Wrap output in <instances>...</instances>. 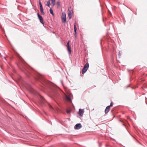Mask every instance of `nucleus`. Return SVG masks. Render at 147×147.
<instances>
[{"label":"nucleus","instance_id":"7ed1b4c3","mask_svg":"<svg viewBox=\"0 0 147 147\" xmlns=\"http://www.w3.org/2000/svg\"><path fill=\"white\" fill-rule=\"evenodd\" d=\"M62 21L63 23H65L66 22V15L65 13L63 12L62 13L61 16Z\"/></svg>","mask_w":147,"mask_h":147},{"label":"nucleus","instance_id":"4468645a","mask_svg":"<svg viewBox=\"0 0 147 147\" xmlns=\"http://www.w3.org/2000/svg\"><path fill=\"white\" fill-rule=\"evenodd\" d=\"M46 5L48 6L49 7H50V0H49L47 1Z\"/></svg>","mask_w":147,"mask_h":147},{"label":"nucleus","instance_id":"a878e982","mask_svg":"<svg viewBox=\"0 0 147 147\" xmlns=\"http://www.w3.org/2000/svg\"><path fill=\"white\" fill-rule=\"evenodd\" d=\"M50 107H51V108H52V107H51V106H50Z\"/></svg>","mask_w":147,"mask_h":147},{"label":"nucleus","instance_id":"a211bd4d","mask_svg":"<svg viewBox=\"0 0 147 147\" xmlns=\"http://www.w3.org/2000/svg\"><path fill=\"white\" fill-rule=\"evenodd\" d=\"M40 8H43L41 2L40 1L39 2Z\"/></svg>","mask_w":147,"mask_h":147},{"label":"nucleus","instance_id":"6e6552de","mask_svg":"<svg viewBox=\"0 0 147 147\" xmlns=\"http://www.w3.org/2000/svg\"><path fill=\"white\" fill-rule=\"evenodd\" d=\"M84 112V111L83 109H80L79 111V114L81 116H82Z\"/></svg>","mask_w":147,"mask_h":147},{"label":"nucleus","instance_id":"9d476101","mask_svg":"<svg viewBox=\"0 0 147 147\" xmlns=\"http://www.w3.org/2000/svg\"><path fill=\"white\" fill-rule=\"evenodd\" d=\"M110 107L109 106H107L105 110V113L106 114H107L109 111V110L110 109Z\"/></svg>","mask_w":147,"mask_h":147},{"label":"nucleus","instance_id":"aec40b11","mask_svg":"<svg viewBox=\"0 0 147 147\" xmlns=\"http://www.w3.org/2000/svg\"><path fill=\"white\" fill-rule=\"evenodd\" d=\"M57 4L59 6H60V4L59 2V1H58L57 2Z\"/></svg>","mask_w":147,"mask_h":147},{"label":"nucleus","instance_id":"f03ea898","mask_svg":"<svg viewBox=\"0 0 147 147\" xmlns=\"http://www.w3.org/2000/svg\"><path fill=\"white\" fill-rule=\"evenodd\" d=\"M89 67V64L87 63L84 65V68H83L82 71V74H84L87 70Z\"/></svg>","mask_w":147,"mask_h":147},{"label":"nucleus","instance_id":"0eeeda50","mask_svg":"<svg viewBox=\"0 0 147 147\" xmlns=\"http://www.w3.org/2000/svg\"><path fill=\"white\" fill-rule=\"evenodd\" d=\"M81 127V124L80 123H78L75 126L74 129H80Z\"/></svg>","mask_w":147,"mask_h":147},{"label":"nucleus","instance_id":"5701e85b","mask_svg":"<svg viewBox=\"0 0 147 147\" xmlns=\"http://www.w3.org/2000/svg\"><path fill=\"white\" fill-rule=\"evenodd\" d=\"M3 58H4V59H5V60H6V57H4Z\"/></svg>","mask_w":147,"mask_h":147},{"label":"nucleus","instance_id":"4be33fe9","mask_svg":"<svg viewBox=\"0 0 147 147\" xmlns=\"http://www.w3.org/2000/svg\"><path fill=\"white\" fill-rule=\"evenodd\" d=\"M37 16H38V17H40L41 16H40V15L39 14V13H37Z\"/></svg>","mask_w":147,"mask_h":147},{"label":"nucleus","instance_id":"f257e3e1","mask_svg":"<svg viewBox=\"0 0 147 147\" xmlns=\"http://www.w3.org/2000/svg\"><path fill=\"white\" fill-rule=\"evenodd\" d=\"M37 80L40 82L45 88L50 87L53 91L55 90L56 89H59V88L53 85L49 81L42 79L40 77L37 78Z\"/></svg>","mask_w":147,"mask_h":147},{"label":"nucleus","instance_id":"ddd939ff","mask_svg":"<svg viewBox=\"0 0 147 147\" xmlns=\"http://www.w3.org/2000/svg\"><path fill=\"white\" fill-rule=\"evenodd\" d=\"M77 29L76 27V26L75 24H74V32H75V36L76 35V31H77Z\"/></svg>","mask_w":147,"mask_h":147},{"label":"nucleus","instance_id":"dca6fc26","mask_svg":"<svg viewBox=\"0 0 147 147\" xmlns=\"http://www.w3.org/2000/svg\"><path fill=\"white\" fill-rule=\"evenodd\" d=\"M49 11H50V13L51 14H52L53 15H54V13H53V11L52 9H51V8L49 10Z\"/></svg>","mask_w":147,"mask_h":147},{"label":"nucleus","instance_id":"f3484780","mask_svg":"<svg viewBox=\"0 0 147 147\" xmlns=\"http://www.w3.org/2000/svg\"><path fill=\"white\" fill-rule=\"evenodd\" d=\"M40 12L42 14L44 15V13L43 11V8H40Z\"/></svg>","mask_w":147,"mask_h":147},{"label":"nucleus","instance_id":"39448f33","mask_svg":"<svg viewBox=\"0 0 147 147\" xmlns=\"http://www.w3.org/2000/svg\"><path fill=\"white\" fill-rule=\"evenodd\" d=\"M38 97L39 99H40V100L41 103L42 104H44L45 101V100L43 98V97L40 94H39Z\"/></svg>","mask_w":147,"mask_h":147},{"label":"nucleus","instance_id":"cd10ccee","mask_svg":"<svg viewBox=\"0 0 147 147\" xmlns=\"http://www.w3.org/2000/svg\"><path fill=\"white\" fill-rule=\"evenodd\" d=\"M26 71H28L27 70H26Z\"/></svg>","mask_w":147,"mask_h":147},{"label":"nucleus","instance_id":"1a4fd4ad","mask_svg":"<svg viewBox=\"0 0 147 147\" xmlns=\"http://www.w3.org/2000/svg\"><path fill=\"white\" fill-rule=\"evenodd\" d=\"M23 86L24 87L28 90L29 91V88L30 87V86L28 84L26 83L25 85H23Z\"/></svg>","mask_w":147,"mask_h":147},{"label":"nucleus","instance_id":"f8f14e48","mask_svg":"<svg viewBox=\"0 0 147 147\" xmlns=\"http://www.w3.org/2000/svg\"><path fill=\"white\" fill-rule=\"evenodd\" d=\"M38 18L40 20V23H41L42 24H43L44 23L43 22V19L42 17L41 16L40 17H38Z\"/></svg>","mask_w":147,"mask_h":147},{"label":"nucleus","instance_id":"20e7f679","mask_svg":"<svg viewBox=\"0 0 147 147\" xmlns=\"http://www.w3.org/2000/svg\"><path fill=\"white\" fill-rule=\"evenodd\" d=\"M65 98L66 100L68 102H71V99L70 94H66L64 93Z\"/></svg>","mask_w":147,"mask_h":147},{"label":"nucleus","instance_id":"6ab92c4d","mask_svg":"<svg viewBox=\"0 0 147 147\" xmlns=\"http://www.w3.org/2000/svg\"><path fill=\"white\" fill-rule=\"evenodd\" d=\"M113 105V102H111L110 105L108 106H109V107L110 108Z\"/></svg>","mask_w":147,"mask_h":147},{"label":"nucleus","instance_id":"9b49d317","mask_svg":"<svg viewBox=\"0 0 147 147\" xmlns=\"http://www.w3.org/2000/svg\"><path fill=\"white\" fill-rule=\"evenodd\" d=\"M68 10L69 11L68 15V18H69V19H71V17H72L71 15V11L70 10H69V9H68Z\"/></svg>","mask_w":147,"mask_h":147},{"label":"nucleus","instance_id":"bb28decb","mask_svg":"<svg viewBox=\"0 0 147 147\" xmlns=\"http://www.w3.org/2000/svg\"><path fill=\"white\" fill-rule=\"evenodd\" d=\"M29 91H30V92H32V91H30V90Z\"/></svg>","mask_w":147,"mask_h":147},{"label":"nucleus","instance_id":"b1692460","mask_svg":"<svg viewBox=\"0 0 147 147\" xmlns=\"http://www.w3.org/2000/svg\"><path fill=\"white\" fill-rule=\"evenodd\" d=\"M61 83L62 84H63V82H62V81H61Z\"/></svg>","mask_w":147,"mask_h":147},{"label":"nucleus","instance_id":"393cba45","mask_svg":"<svg viewBox=\"0 0 147 147\" xmlns=\"http://www.w3.org/2000/svg\"><path fill=\"white\" fill-rule=\"evenodd\" d=\"M120 52H121L120 51H119V54H120Z\"/></svg>","mask_w":147,"mask_h":147},{"label":"nucleus","instance_id":"2eb2a0df","mask_svg":"<svg viewBox=\"0 0 147 147\" xmlns=\"http://www.w3.org/2000/svg\"><path fill=\"white\" fill-rule=\"evenodd\" d=\"M52 4H53V6L55 4V0H51Z\"/></svg>","mask_w":147,"mask_h":147},{"label":"nucleus","instance_id":"423d86ee","mask_svg":"<svg viewBox=\"0 0 147 147\" xmlns=\"http://www.w3.org/2000/svg\"><path fill=\"white\" fill-rule=\"evenodd\" d=\"M67 49L69 52V54H70L71 53V48L69 45V41H68L67 42Z\"/></svg>","mask_w":147,"mask_h":147},{"label":"nucleus","instance_id":"412c9836","mask_svg":"<svg viewBox=\"0 0 147 147\" xmlns=\"http://www.w3.org/2000/svg\"><path fill=\"white\" fill-rule=\"evenodd\" d=\"M66 112L68 114L69 113H70V111L69 110H67Z\"/></svg>","mask_w":147,"mask_h":147}]
</instances>
